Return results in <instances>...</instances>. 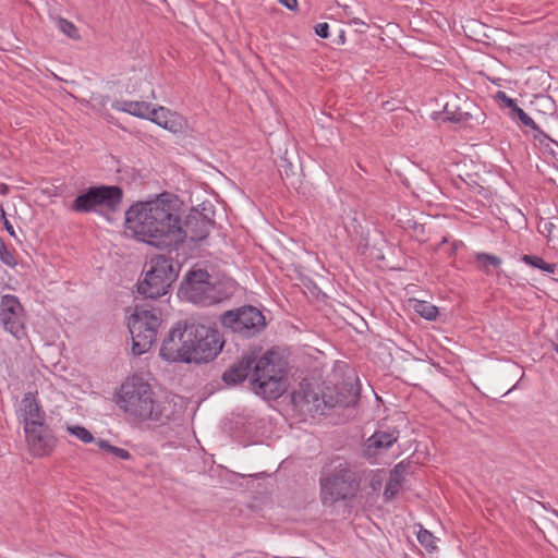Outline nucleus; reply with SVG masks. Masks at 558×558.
Here are the masks:
<instances>
[{"label": "nucleus", "mask_w": 558, "mask_h": 558, "mask_svg": "<svg viewBox=\"0 0 558 558\" xmlns=\"http://www.w3.org/2000/svg\"><path fill=\"white\" fill-rule=\"evenodd\" d=\"M125 226L138 241L156 247L171 246L186 239L178 199L168 193L133 204L125 211Z\"/></svg>", "instance_id": "1"}, {"label": "nucleus", "mask_w": 558, "mask_h": 558, "mask_svg": "<svg viewBox=\"0 0 558 558\" xmlns=\"http://www.w3.org/2000/svg\"><path fill=\"white\" fill-rule=\"evenodd\" d=\"M205 269L190 270L181 282L180 298L199 306H210L229 299L233 293V286L213 281Z\"/></svg>", "instance_id": "2"}, {"label": "nucleus", "mask_w": 558, "mask_h": 558, "mask_svg": "<svg viewBox=\"0 0 558 558\" xmlns=\"http://www.w3.org/2000/svg\"><path fill=\"white\" fill-rule=\"evenodd\" d=\"M117 404L129 415L143 421H157L161 414L150 385L140 376L129 377L121 385Z\"/></svg>", "instance_id": "3"}, {"label": "nucleus", "mask_w": 558, "mask_h": 558, "mask_svg": "<svg viewBox=\"0 0 558 558\" xmlns=\"http://www.w3.org/2000/svg\"><path fill=\"white\" fill-rule=\"evenodd\" d=\"M320 500L324 506H332L339 500L354 496L357 483L353 473L342 463L324 468L320 477Z\"/></svg>", "instance_id": "4"}, {"label": "nucleus", "mask_w": 558, "mask_h": 558, "mask_svg": "<svg viewBox=\"0 0 558 558\" xmlns=\"http://www.w3.org/2000/svg\"><path fill=\"white\" fill-rule=\"evenodd\" d=\"M161 312L158 308H146L136 305L134 314L129 318V330L132 336V352L141 355L147 352L156 341L158 328L161 324Z\"/></svg>", "instance_id": "5"}, {"label": "nucleus", "mask_w": 558, "mask_h": 558, "mask_svg": "<svg viewBox=\"0 0 558 558\" xmlns=\"http://www.w3.org/2000/svg\"><path fill=\"white\" fill-rule=\"evenodd\" d=\"M123 201V190L118 185H94L80 193L71 204L78 214L97 213L101 209L116 213Z\"/></svg>", "instance_id": "6"}, {"label": "nucleus", "mask_w": 558, "mask_h": 558, "mask_svg": "<svg viewBox=\"0 0 558 558\" xmlns=\"http://www.w3.org/2000/svg\"><path fill=\"white\" fill-rule=\"evenodd\" d=\"M275 353L268 351L255 363L251 385L256 395L264 399L279 398L284 391L283 372L274 362Z\"/></svg>", "instance_id": "7"}, {"label": "nucleus", "mask_w": 558, "mask_h": 558, "mask_svg": "<svg viewBox=\"0 0 558 558\" xmlns=\"http://www.w3.org/2000/svg\"><path fill=\"white\" fill-rule=\"evenodd\" d=\"M219 322L225 329L246 339L255 337L266 327L265 316L252 305L226 311L220 315Z\"/></svg>", "instance_id": "8"}, {"label": "nucleus", "mask_w": 558, "mask_h": 558, "mask_svg": "<svg viewBox=\"0 0 558 558\" xmlns=\"http://www.w3.org/2000/svg\"><path fill=\"white\" fill-rule=\"evenodd\" d=\"M193 329V323L179 322L163 339L159 355L168 362L191 363V345L193 338L201 336Z\"/></svg>", "instance_id": "9"}, {"label": "nucleus", "mask_w": 558, "mask_h": 558, "mask_svg": "<svg viewBox=\"0 0 558 558\" xmlns=\"http://www.w3.org/2000/svg\"><path fill=\"white\" fill-rule=\"evenodd\" d=\"M193 329H197L196 338L191 345V363H207L213 361L222 350L225 340L219 330L203 324L193 323Z\"/></svg>", "instance_id": "10"}, {"label": "nucleus", "mask_w": 558, "mask_h": 558, "mask_svg": "<svg viewBox=\"0 0 558 558\" xmlns=\"http://www.w3.org/2000/svg\"><path fill=\"white\" fill-rule=\"evenodd\" d=\"M360 398V389L355 383L345 380L342 387L338 390L327 388L320 392V407L322 415L326 414L328 410L336 407L350 408L355 407Z\"/></svg>", "instance_id": "11"}, {"label": "nucleus", "mask_w": 558, "mask_h": 558, "mask_svg": "<svg viewBox=\"0 0 558 558\" xmlns=\"http://www.w3.org/2000/svg\"><path fill=\"white\" fill-rule=\"evenodd\" d=\"M0 323L3 328L20 339L24 336L23 306L17 296L4 294L0 301Z\"/></svg>", "instance_id": "12"}, {"label": "nucleus", "mask_w": 558, "mask_h": 558, "mask_svg": "<svg viewBox=\"0 0 558 558\" xmlns=\"http://www.w3.org/2000/svg\"><path fill=\"white\" fill-rule=\"evenodd\" d=\"M24 433L33 457L43 458L49 456L57 445V438L46 424L43 427L24 428Z\"/></svg>", "instance_id": "13"}, {"label": "nucleus", "mask_w": 558, "mask_h": 558, "mask_svg": "<svg viewBox=\"0 0 558 558\" xmlns=\"http://www.w3.org/2000/svg\"><path fill=\"white\" fill-rule=\"evenodd\" d=\"M294 407L304 415L312 417L322 415L320 392L316 391L310 384H301L299 389L292 393Z\"/></svg>", "instance_id": "14"}, {"label": "nucleus", "mask_w": 558, "mask_h": 558, "mask_svg": "<svg viewBox=\"0 0 558 558\" xmlns=\"http://www.w3.org/2000/svg\"><path fill=\"white\" fill-rule=\"evenodd\" d=\"M171 251L168 254H159L150 258L148 263V271L150 275H156L166 282H174L179 276L181 264L172 255Z\"/></svg>", "instance_id": "15"}, {"label": "nucleus", "mask_w": 558, "mask_h": 558, "mask_svg": "<svg viewBox=\"0 0 558 558\" xmlns=\"http://www.w3.org/2000/svg\"><path fill=\"white\" fill-rule=\"evenodd\" d=\"M19 417L24 423V428L44 426L46 414L38 400L32 392H27L21 400Z\"/></svg>", "instance_id": "16"}, {"label": "nucleus", "mask_w": 558, "mask_h": 558, "mask_svg": "<svg viewBox=\"0 0 558 558\" xmlns=\"http://www.w3.org/2000/svg\"><path fill=\"white\" fill-rule=\"evenodd\" d=\"M147 120H150L151 122L172 133L182 132L186 124L182 116L177 112H172L165 107H150V112Z\"/></svg>", "instance_id": "17"}, {"label": "nucleus", "mask_w": 558, "mask_h": 558, "mask_svg": "<svg viewBox=\"0 0 558 558\" xmlns=\"http://www.w3.org/2000/svg\"><path fill=\"white\" fill-rule=\"evenodd\" d=\"M172 282H166V279L150 275L148 270L145 272L144 280L137 284V292L145 299L156 300L162 295H166L171 287Z\"/></svg>", "instance_id": "18"}, {"label": "nucleus", "mask_w": 558, "mask_h": 558, "mask_svg": "<svg viewBox=\"0 0 558 558\" xmlns=\"http://www.w3.org/2000/svg\"><path fill=\"white\" fill-rule=\"evenodd\" d=\"M213 227V221L203 217L199 213L195 215H189L185 225L183 226L186 231V238H190L194 242L206 239Z\"/></svg>", "instance_id": "19"}, {"label": "nucleus", "mask_w": 558, "mask_h": 558, "mask_svg": "<svg viewBox=\"0 0 558 558\" xmlns=\"http://www.w3.org/2000/svg\"><path fill=\"white\" fill-rule=\"evenodd\" d=\"M257 360L258 359L253 356H244L222 374V380L227 385L231 386L244 381L247 378L251 369H254Z\"/></svg>", "instance_id": "20"}, {"label": "nucleus", "mask_w": 558, "mask_h": 558, "mask_svg": "<svg viewBox=\"0 0 558 558\" xmlns=\"http://www.w3.org/2000/svg\"><path fill=\"white\" fill-rule=\"evenodd\" d=\"M470 104L468 101H464L463 107L453 105V104H446L445 106V114L447 120L454 122V123H471L473 120H475L476 124H480V118L484 117V113H480L478 116H474L473 112L468 110L470 108Z\"/></svg>", "instance_id": "21"}, {"label": "nucleus", "mask_w": 558, "mask_h": 558, "mask_svg": "<svg viewBox=\"0 0 558 558\" xmlns=\"http://www.w3.org/2000/svg\"><path fill=\"white\" fill-rule=\"evenodd\" d=\"M509 118L515 123L521 124L534 132V138L543 144L545 141L554 142L535 122L534 120L519 106L512 108L508 113Z\"/></svg>", "instance_id": "22"}, {"label": "nucleus", "mask_w": 558, "mask_h": 558, "mask_svg": "<svg viewBox=\"0 0 558 558\" xmlns=\"http://www.w3.org/2000/svg\"><path fill=\"white\" fill-rule=\"evenodd\" d=\"M399 432L397 429L377 430L366 440L367 449L387 450L398 440Z\"/></svg>", "instance_id": "23"}, {"label": "nucleus", "mask_w": 558, "mask_h": 558, "mask_svg": "<svg viewBox=\"0 0 558 558\" xmlns=\"http://www.w3.org/2000/svg\"><path fill=\"white\" fill-rule=\"evenodd\" d=\"M150 104L146 101L117 100L112 104V109L126 112L131 116L147 119L150 112Z\"/></svg>", "instance_id": "24"}, {"label": "nucleus", "mask_w": 558, "mask_h": 558, "mask_svg": "<svg viewBox=\"0 0 558 558\" xmlns=\"http://www.w3.org/2000/svg\"><path fill=\"white\" fill-rule=\"evenodd\" d=\"M405 469L402 463L397 464L391 471L389 475V480L386 484L385 490H384V498L386 501L392 500L398 493L400 492L404 477Z\"/></svg>", "instance_id": "25"}, {"label": "nucleus", "mask_w": 558, "mask_h": 558, "mask_svg": "<svg viewBox=\"0 0 558 558\" xmlns=\"http://www.w3.org/2000/svg\"><path fill=\"white\" fill-rule=\"evenodd\" d=\"M521 260L531 267L538 268L548 274H554L557 267L556 264L546 263L542 257L536 255L525 254L521 257Z\"/></svg>", "instance_id": "26"}, {"label": "nucleus", "mask_w": 558, "mask_h": 558, "mask_svg": "<svg viewBox=\"0 0 558 558\" xmlns=\"http://www.w3.org/2000/svg\"><path fill=\"white\" fill-rule=\"evenodd\" d=\"M414 311L427 320H435L438 315V308L428 301H415Z\"/></svg>", "instance_id": "27"}, {"label": "nucleus", "mask_w": 558, "mask_h": 558, "mask_svg": "<svg viewBox=\"0 0 558 558\" xmlns=\"http://www.w3.org/2000/svg\"><path fill=\"white\" fill-rule=\"evenodd\" d=\"M66 430L71 435H73L76 438H78L84 444H89V442L95 441V438H94L93 434L87 428H85V427H83L81 425H68L66 426Z\"/></svg>", "instance_id": "28"}, {"label": "nucleus", "mask_w": 558, "mask_h": 558, "mask_svg": "<svg viewBox=\"0 0 558 558\" xmlns=\"http://www.w3.org/2000/svg\"><path fill=\"white\" fill-rule=\"evenodd\" d=\"M57 27L60 32H62L69 38H72V39L80 38V34H78L76 26L72 22L68 21L66 19L58 17L57 19Z\"/></svg>", "instance_id": "29"}, {"label": "nucleus", "mask_w": 558, "mask_h": 558, "mask_svg": "<svg viewBox=\"0 0 558 558\" xmlns=\"http://www.w3.org/2000/svg\"><path fill=\"white\" fill-rule=\"evenodd\" d=\"M417 541L427 550H434L436 548L435 536L428 530L423 529L422 526L417 532Z\"/></svg>", "instance_id": "30"}, {"label": "nucleus", "mask_w": 558, "mask_h": 558, "mask_svg": "<svg viewBox=\"0 0 558 558\" xmlns=\"http://www.w3.org/2000/svg\"><path fill=\"white\" fill-rule=\"evenodd\" d=\"M476 259L482 263L483 268L498 267L501 264V259L496 255H490L487 253H478L476 254Z\"/></svg>", "instance_id": "31"}, {"label": "nucleus", "mask_w": 558, "mask_h": 558, "mask_svg": "<svg viewBox=\"0 0 558 558\" xmlns=\"http://www.w3.org/2000/svg\"><path fill=\"white\" fill-rule=\"evenodd\" d=\"M0 260L9 267L16 266L13 254L8 250L2 239H0Z\"/></svg>", "instance_id": "32"}, {"label": "nucleus", "mask_w": 558, "mask_h": 558, "mask_svg": "<svg viewBox=\"0 0 558 558\" xmlns=\"http://www.w3.org/2000/svg\"><path fill=\"white\" fill-rule=\"evenodd\" d=\"M496 100L499 101L500 104H502L505 107H507L509 109V111H512V108H515L518 105H517V100L509 97L505 92L502 90H499L497 92L496 94Z\"/></svg>", "instance_id": "33"}, {"label": "nucleus", "mask_w": 558, "mask_h": 558, "mask_svg": "<svg viewBox=\"0 0 558 558\" xmlns=\"http://www.w3.org/2000/svg\"><path fill=\"white\" fill-rule=\"evenodd\" d=\"M315 34L320 38L329 37V24L326 22L318 23L315 27Z\"/></svg>", "instance_id": "34"}, {"label": "nucleus", "mask_w": 558, "mask_h": 558, "mask_svg": "<svg viewBox=\"0 0 558 558\" xmlns=\"http://www.w3.org/2000/svg\"><path fill=\"white\" fill-rule=\"evenodd\" d=\"M109 453L113 454L114 457H117L121 460L131 459V453L128 450L120 448V447L112 446V449L110 450Z\"/></svg>", "instance_id": "35"}, {"label": "nucleus", "mask_w": 558, "mask_h": 558, "mask_svg": "<svg viewBox=\"0 0 558 558\" xmlns=\"http://www.w3.org/2000/svg\"><path fill=\"white\" fill-rule=\"evenodd\" d=\"M278 2L290 11L298 9V0H278Z\"/></svg>", "instance_id": "36"}, {"label": "nucleus", "mask_w": 558, "mask_h": 558, "mask_svg": "<svg viewBox=\"0 0 558 558\" xmlns=\"http://www.w3.org/2000/svg\"><path fill=\"white\" fill-rule=\"evenodd\" d=\"M95 442L104 451L110 452V450L112 449V445L108 440L99 438L95 440Z\"/></svg>", "instance_id": "37"}, {"label": "nucleus", "mask_w": 558, "mask_h": 558, "mask_svg": "<svg viewBox=\"0 0 558 558\" xmlns=\"http://www.w3.org/2000/svg\"><path fill=\"white\" fill-rule=\"evenodd\" d=\"M350 24H353V25H356V26H363V27H367V24L365 22H363L361 19L359 17H353L351 21H350Z\"/></svg>", "instance_id": "38"}, {"label": "nucleus", "mask_w": 558, "mask_h": 558, "mask_svg": "<svg viewBox=\"0 0 558 558\" xmlns=\"http://www.w3.org/2000/svg\"><path fill=\"white\" fill-rule=\"evenodd\" d=\"M4 227L5 230L10 233V235L15 236L13 226L7 219L4 220Z\"/></svg>", "instance_id": "39"}, {"label": "nucleus", "mask_w": 558, "mask_h": 558, "mask_svg": "<svg viewBox=\"0 0 558 558\" xmlns=\"http://www.w3.org/2000/svg\"><path fill=\"white\" fill-rule=\"evenodd\" d=\"M339 43L340 44H345V33L344 31H341L340 34H339Z\"/></svg>", "instance_id": "40"}, {"label": "nucleus", "mask_w": 558, "mask_h": 558, "mask_svg": "<svg viewBox=\"0 0 558 558\" xmlns=\"http://www.w3.org/2000/svg\"><path fill=\"white\" fill-rule=\"evenodd\" d=\"M8 193V186L3 183H0V194L5 195Z\"/></svg>", "instance_id": "41"}, {"label": "nucleus", "mask_w": 558, "mask_h": 558, "mask_svg": "<svg viewBox=\"0 0 558 558\" xmlns=\"http://www.w3.org/2000/svg\"><path fill=\"white\" fill-rule=\"evenodd\" d=\"M471 106L470 107H473L474 110H476V112H478L476 116H478L481 112H480V109H477V107H474V105L470 104Z\"/></svg>", "instance_id": "42"}, {"label": "nucleus", "mask_w": 558, "mask_h": 558, "mask_svg": "<svg viewBox=\"0 0 558 558\" xmlns=\"http://www.w3.org/2000/svg\"><path fill=\"white\" fill-rule=\"evenodd\" d=\"M471 106L470 107H473L474 110H476V112H478L476 116H478L481 112H480V109H477V107H474V105L470 104Z\"/></svg>", "instance_id": "43"}, {"label": "nucleus", "mask_w": 558, "mask_h": 558, "mask_svg": "<svg viewBox=\"0 0 558 558\" xmlns=\"http://www.w3.org/2000/svg\"><path fill=\"white\" fill-rule=\"evenodd\" d=\"M555 350H556V352L558 354V344L555 345Z\"/></svg>", "instance_id": "44"}]
</instances>
